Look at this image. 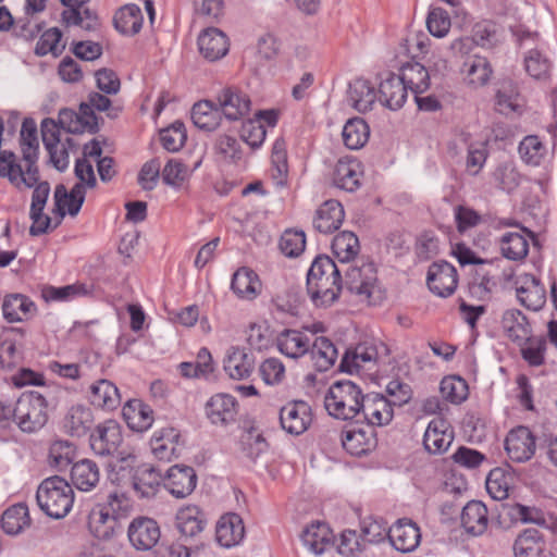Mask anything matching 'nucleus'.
<instances>
[{"label": "nucleus", "mask_w": 557, "mask_h": 557, "mask_svg": "<svg viewBox=\"0 0 557 557\" xmlns=\"http://www.w3.org/2000/svg\"><path fill=\"white\" fill-rule=\"evenodd\" d=\"M362 165L354 158L341 159L335 165L333 183L337 188L352 193L361 185Z\"/></svg>", "instance_id": "obj_25"}, {"label": "nucleus", "mask_w": 557, "mask_h": 557, "mask_svg": "<svg viewBox=\"0 0 557 557\" xmlns=\"http://www.w3.org/2000/svg\"><path fill=\"white\" fill-rule=\"evenodd\" d=\"M361 395L358 385H330L324 396V407L336 419H354L360 412Z\"/></svg>", "instance_id": "obj_4"}, {"label": "nucleus", "mask_w": 557, "mask_h": 557, "mask_svg": "<svg viewBox=\"0 0 557 557\" xmlns=\"http://www.w3.org/2000/svg\"><path fill=\"white\" fill-rule=\"evenodd\" d=\"M58 124L71 134H79L85 131L95 134L99 131L98 117L87 104H79V112L67 108L61 109Z\"/></svg>", "instance_id": "obj_9"}, {"label": "nucleus", "mask_w": 557, "mask_h": 557, "mask_svg": "<svg viewBox=\"0 0 557 557\" xmlns=\"http://www.w3.org/2000/svg\"><path fill=\"white\" fill-rule=\"evenodd\" d=\"M198 47L203 58L213 62L227 53L228 39L220 29L207 28L198 37Z\"/></svg>", "instance_id": "obj_32"}, {"label": "nucleus", "mask_w": 557, "mask_h": 557, "mask_svg": "<svg viewBox=\"0 0 557 557\" xmlns=\"http://www.w3.org/2000/svg\"><path fill=\"white\" fill-rule=\"evenodd\" d=\"M379 95V100L384 107L398 110L406 102L408 89L396 74L389 73L386 78L381 81Z\"/></svg>", "instance_id": "obj_31"}, {"label": "nucleus", "mask_w": 557, "mask_h": 557, "mask_svg": "<svg viewBox=\"0 0 557 557\" xmlns=\"http://www.w3.org/2000/svg\"><path fill=\"white\" fill-rule=\"evenodd\" d=\"M35 310V304L22 294L7 295L2 302L3 318L10 323L27 320Z\"/></svg>", "instance_id": "obj_40"}, {"label": "nucleus", "mask_w": 557, "mask_h": 557, "mask_svg": "<svg viewBox=\"0 0 557 557\" xmlns=\"http://www.w3.org/2000/svg\"><path fill=\"white\" fill-rule=\"evenodd\" d=\"M123 443V430L115 420H106L90 434V447L100 456L112 455Z\"/></svg>", "instance_id": "obj_7"}, {"label": "nucleus", "mask_w": 557, "mask_h": 557, "mask_svg": "<svg viewBox=\"0 0 557 557\" xmlns=\"http://www.w3.org/2000/svg\"><path fill=\"white\" fill-rule=\"evenodd\" d=\"M187 138L185 125L183 122L176 121L160 132V140L164 149L171 152L178 151L185 144Z\"/></svg>", "instance_id": "obj_64"}, {"label": "nucleus", "mask_w": 557, "mask_h": 557, "mask_svg": "<svg viewBox=\"0 0 557 557\" xmlns=\"http://www.w3.org/2000/svg\"><path fill=\"white\" fill-rule=\"evenodd\" d=\"M136 467L137 456L134 454L116 458L110 463L108 480L116 486H123L127 483L132 484Z\"/></svg>", "instance_id": "obj_48"}, {"label": "nucleus", "mask_w": 557, "mask_h": 557, "mask_svg": "<svg viewBox=\"0 0 557 557\" xmlns=\"http://www.w3.org/2000/svg\"><path fill=\"white\" fill-rule=\"evenodd\" d=\"M306 247V234L304 231L286 230L280 239V249L288 258L298 257Z\"/></svg>", "instance_id": "obj_63"}, {"label": "nucleus", "mask_w": 557, "mask_h": 557, "mask_svg": "<svg viewBox=\"0 0 557 557\" xmlns=\"http://www.w3.org/2000/svg\"><path fill=\"white\" fill-rule=\"evenodd\" d=\"M88 397L95 407L104 410H114L121 404L117 385H90Z\"/></svg>", "instance_id": "obj_52"}, {"label": "nucleus", "mask_w": 557, "mask_h": 557, "mask_svg": "<svg viewBox=\"0 0 557 557\" xmlns=\"http://www.w3.org/2000/svg\"><path fill=\"white\" fill-rule=\"evenodd\" d=\"M60 125L53 119L47 117L41 122V138L46 150L49 153L50 161L54 168L63 171L69 163V153L63 148L61 150L62 158H57V148L60 144Z\"/></svg>", "instance_id": "obj_30"}, {"label": "nucleus", "mask_w": 557, "mask_h": 557, "mask_svg": "<svg viewBox=\"0 0 557 557\" xmlns=\"http://www.w3.org/2000/svg\"><path fill=\"white\" fill-rule=\"evenodd\" d=\"M343 288L341 271L327 256H318L307 274V292L317 307L333 305Z\"/></svg>", "instance_id": "obj_2"}, {"label": "nucleus", "mask_w": 557, "mask_h": 557, "mask_svg": "<svg viewBox=\"0 0 557 557\" xmlns=\"http://www.w3.org/2000/svg\"><path fill=\"white\" fill-rule=\"evenodd\" d=\"M127 536L131 544L137 550H149L158 544L161 536V530L154 519L137 517L129 523Z\"/></svg>", "instance_id": "obj_10"}, {"label": "nucleus", "mask_w": 557, "mask_h": 557, "mask_svg": "<svg viewBox=\"0 0 557 557\" xmlns=\"http://www.w3.org/2000/svg\"><path fill=\"white\" fill-rule=\"evenodd\" d=\"M500 249L505 258L509 260H522L528 255L529 243L522 234L509 232L503 235Z\"/></svg>", "instance_id": "obj_57"}, {"label": "nucleus", "mask_w": 557, "mask_h": 557, "mask_svg": "<svg viewBox=\"0 0 557 557\" xmlns=\"http://www.w3.org/2000/svg\"><path fill=\"white\" fill-rule=\"evenodd\" d=\"M224 370L232 380H244L252 371V360L238 347H231L224 359Z\"/></svg>", "instance_id": "obj_45"}, {"label": "nucleus", "mask_w": 557, "mask_h": 557, "mask_svg": "<svg viewBox=\"0 0 557 557\" xmlns=\"http://www.w3.org/2000/svg\"><path fill=\"white\" fill-rule=\"evenodd\" d=\"M345 218L344 208L337 200L323 202L313 216V227L322 234H331L338 230Z\"/></svg>", "instance_id": "obj_24"}, {"label": "nucleus", "mask_w": 557, "mask_h": 557, "mask_svg": "<svg viewBox=\"0 0 557 557\" xmlns=\"http://www.w3.org/2000/svg\"><path fill=\"white\" fill-rule=\"evenodd\" d=\"M213 100H201L191 108V120L196 127L202 131H215L221 123L222 113Z\"/></svg>", "instance_id": "obj_38"}, {"label": "nucleus", "mask_w": 557, "mask_h": 557, "mask_svg": "<svg viewBox=\"0 0 557 557\" xmlns=\"http://www.w3.org/2000/svg\"><path fill=\"white\" fill-rule=\"evenodd\" d=\"M141 10L136 4H126L114 14V26L123 35H135L143 27Z\"/></svg>", "instance_id": "obj_46"}, {"label": "nucleus", "mask_w": 557, "mask_h": 557, "mask_svg": "<svg viewBox=\"0 0 557 557\" xmlns=\"http://www.w3.org/2000/svg\"><path fill=\"white\" fill-rule=\"evenodd\" d=\"M360 410L370 425L382 426L393 419V408L386 396L381 394L361 395Z\"/></svg>", "instance_id": "obj_22"}, {"label": "nucleus", "mask_w": 557, "mask_h": 557, "mask_svg": "<svg viewBox=\"0 0 557 557\" xmlns=\"http://www.w3.org/2000/svg\"><path fill=\"white\" fill-rule=\"evenodd\" d=\"M245 537V524L242 517L227 512L220 517L215 525V540L220 546L231 548L239 545Z\"/></svg>", "instance_id": "obj_18"}, {"label": "nucleus", "mask_w": 557, "mask_h": 557, "mask_svg": "<svg viewBox=\"0 0 557 557\" xmlns=\"http://www.w3.org/2000/svg\"><path fill=\"white\" fill-rule=\"evenodd\" d=\"M397 76L413 95L423 94L430 87L429 71L419 62L406 63L401 66L400 74Z\"/></svg>", "instance_id": "obj_43"}, {"label": "nucleus", "mask_w": 557, "mask_h": 557, "mask_svg": "<svg viewBox=\"0 0 557 557\" xmlns=\"http://www.w3.org/2000/svg\"><path fill=\"white\" fill-rule=\"evenodd\" d=\"M85 186L82 183H76L71 191H67L63 184L57 185L54 189L57 211L61 216H64L65 213L75 216L85 201Z\"/></svg>", "instance_id": "obj_29"}, {"label": "nucleus", "mask_w": 557, "mask_h": 557, "mask_svg": "<svg viewBox=\"0 0 557 557\" xmlns=\"http://www.w3.org/2000/svg\"><path fill=\"white\" fill-rule=\"evenodd\" d=\"M238 403L232 395L215 394L206 404V414L212 424L227 425L236 421Z\"/></svg>", "instance_id": "obj_16"}, {"label": "nucleus", "mask_w": 557, "mask_h": 557, "mask_svg": "<svg viewBox=\"0 0 557 557\" xmlns=\"http://www.w3.org/2000/svg\"><path fill=\"white\" fill-rule=\"evenodd\" d=\"M181 432L174 426H164L156 430L149 441L151 454L163 461H171L178 456L182 445Z\"/></svg>", "instance_id": "obj_12"}, {"label": "nucleus", "mask_w": 557, "mask_h": 557, "mask_svg": "<svg viewBox=\"0 0 557 557\" xmlns=\"http://www.w3.org/2000/svg\"><path fill=\"white\" fill-rule=\"evenodd\" d=\"M518 150L522 161L533 166L540 165L547 153L546 147L535 135L525 136Z\"/></svg>", "instance_id": "obj_59"}, {"label": "nucleus", "mask_w": 557, "mask_h": 557, "mask_svg": "<svg viewBox=\"0 0 557 557\" xmlns=\"http://www.w3.org/2000/svg\"><path fill=\"white\" fill-rule=\"evenodd\" d=\"M62 32L58 27L47 29L39 38L35 47V53L44 57L51 53L59 57L65 49V44L61 42Z\"/></svg>", "instance_id": "obj_60"}, {"label": "nucleus", "mask_w": 557, "mask_h": 557, "mask_svg": "<svg viewBox=\"0 0 557 557\" xmlns=\"http://www.w3.org/2000/svg\"><path fill=\"white\" fill-rule=\"evenodd\" d=\"M502 327L506 336L518 345L531 335V326L527 317L518 309L506 310L502 318Z\"/></svg>", "instance_id": "obj_39"}, {"label": "nucleus", "mask_w": 557, "mask_h": 557, "mask_svg": "<svg viewBox=\"0 0 557 557\" xmlns=\"http://www.w3.org/2000/svg\"><path fill=\"white\" fill-rule=\"evenodd\" d=\"M512 476L502 468L492 469L486 478V491L493 499L503 500L509 496Z\"/></svg>", "instance_id": "obj_55"}, {"label": "nucleus", "mask_w": 557, "mask_h": 557, "mask_svg": "<svg viewBox=\"0 0 557 557\" xmlns=\"http://www.w3.org/2000/svg\"><path fill=\"white\" fill-rule=\"evenodd\" d=\"M505 448L511 460L523 462L534 455L535 438L528 428L519 426L507 435Z\"/></svg>", "instance_id": "obj_19"}, {"label": "nucleus", "mask_w": 557, "mask_h": 557, "mask_svg": "<svg viewBox=\"0 0 557 557\" xmlns=\"http://www.w3.org/2000/svg\"><path fill=\"white\" fill-rule=\"evenodd\" d=\"M388 354L389 349L383 342L362 341L345 351L339 363V371L356 375L361 380L376 382L380 379L381 366Z\"/></svg>", "instance_id": "obj_1"}, {"label": "nucleus", "mask_w": 557, "mask_h": 557, "mask_svg": "<svg viewBox=\"0 0 557 557\" xmlns=\"http://www.w3.org/2000/svg\"><path fill=\"white\" fill-rule=\"evenodd\" d=\"M301 542L310 553L322 555L333 546L334 534L325 522L315 521L305 528Z\"/></svg>", "instance_id": "obj_23"}, {"label": "nucleus", "mask_w": 557, "mask_h": 557, "mask_svg": "<svg viewBox=\"0 0 557 557\" xmlns=\"http://www.w3.org/2000/svg\"><path fill=\"white\" fill-rule=\"evenodd\" d=\"M94 423V416L89 408L73 406L65 414L62 426L71 436L81 437L87 434Z\"/></svg>", "instance_id": "obj_42"}, {"label": "nucleus", "mask_w": 557, "mask_h": 557, "mask_svg": "<svg viewBox=\"0 0 557 557\" xmlns=\"http://www.w3.org/2000/svg\"><path fill=\"white\" fill-rule=\"evenodd\" d=\"M120 524L99 505L95 506L88 516V529L99 540L113 536Z\"/></svg>", "instance_id": "obj_47"}, {"label": "nucleus", "mask_w": 557, "mask_h": 557, "mask_svg": "<svg viewBox=\"0 0 557 557\" xmlns=\"http://www.w3.org/2000/svg\"><path fill=\"white\" fill-rule=\"evenodd\" d=\"M497 286V280L491 271L478 272L473 281L469 284V294L471 298L487 301L491 299L493 290Z\"/></svg>", "instance_id": "obj_61"}, {"label": "nucleus", "mask_w": 557, "mask_h": 557, "mask_svg": "<svg viewBox=\"0 0 557 557\" xmlns=\"http://www.w3.org/2000/svg\"><path fill=\"white\" fill-rule=\"evenodd\" d=\"M276 346L283 355L297 359L309 351L310 339L299 331L284 330L276 338Z\"/></svg>", "instance_id": "obj_44"}, {"label": "nucleus", "mask_w": 557, "mask_h": 557, "mask_svg": "<svg viewBox=\"0 0 557 557\" xmlns=\"http://www.w3.org/2000/svg\"><path fill=\"white\" fill-rule=\"evenodd\" d=\"M488 509L481 500H470L461 511V525L468 534L482 535L488 527Z\"/></svg>", "instance_id": "obj_26"}, {"label": "nucleus", "mask_w": 557, "mask_h": 557, "mask_svg": "<svg viewBox=\"0 0 557 557\" xmlns=\"http://www.w3.org/2000/svg\"><path fill=\"white\" fill-rule=\"evenodd\" d=\"M454 441V432L449 422L444 418L433 419L423 436V445L429 453L442 454L448 449Z\"/></svg>", "instance_id": "obj_21"}, {"label": "nucleus", "mask_w": 557, "mask_h": 557, "mask_svg": "<svg viewBox=\"0 0 557 557\" xmlns=\"http://www.w3.org/2000/svg\"><path fill=\"white\" fill-rule=\"evenodd\" d=\"M426 283L433 294L448 297L458 285L457 270L446 261L434 262L429 268Z\"/></svg>", "instance_id": "obj_11"}, {"label": "nucleus", "mask_w": 557, "mask_h": 557, "mask_svg": "<svg viewBox=\"0 0 557 557\" xmlns=\"http://www.w3.org/2000/svg\"><path fill=\"white\" fill-rule=\"evenodd\" d=\"M280 422L287 433L300 435L312 422L311 407L302 400L289 401L280 410Z\"/></svg>", "instance_id": "obj_8"}, {"label": "nucleus", "mask_w": 557, "mask_h": 557, "mask_svg": "<svg viewBox=\"0 0 557 557\" xmlns=\"http://www.w3.org/2000/svg\"><path fill=\"white\" fill-rule=\"evenodd\" d=\"M310 352L315 369L320 372L327 371L337 359L335 345L324 336L315 338Z\"/></svg>", "instance_id": "obj_49"}, {"label": "nucleus", "mask_w": 557, "mask_h": 557, "mask_svg": "<svg viewBox=\"0 0 557 557\" xmlns=\"http://www.w3.org/2000/svg\"><path fill=\"white\" fill-rule=\"evenodd\" d=\"M524 67L531 77L545 79L549 76L552 63L540 50L530 49L524 57Z\"/></svg>", "instance_id": "obj_62"}, {"label": "nucleus", "mask_w": 557, "mask_h": 557, "mask_svg": "<svg viewBox=\"0 0 557 557\" xmlns=\"http://www.w3.org/2000/svg\"><path fill=\"white\" fill-rule=\"evenodd\" d=\"M369 126L360 117H354L347 121L343 128V140L347 148L359 149L368 141Z\"/></svg>", "instance_id": "obj_53"}, {"label": "nucleus", "mask_w": 557, "mask_h": 557, "mask_svg": "<svg viewBox=\"0 0 557 557\" xmlns=\"http://www.w3.org/2000/svg\"><path fill=\"white\" fill-rule=\"evenodd\" d=\"M517 297L522 306L534 311L540 310L546 301L544 286L532 274L521 277V285L517 287Z\"/></svg>", "instance_id": "obj_34"}, {"label": "nucleus", "mask_w": 557, "mask_h": 557, "mask_svg": "<svg viewBox=\"0 0 557 557\" xmlns=\"http://www.w3.org/2000/svg\"><path fill=\"white\" fill-rule=\"evenodd\" d=\"M197 485V474L189 466H172L163 478V486L176 498H184L193 493Z\"/></svg>", "instance_id": "obj_13"}, {"label": "nucleus", "mask_w": 557, "mask_h": 557, "mask_svg": "<svg viewBox=\"0 0 557 557\" xmlns=\"http://www.w3.org/2000/svg\"><path fill=\"white\" fill-rule=\"evenodd\" d=\"M120 524L133 511V500L125 493L112 492L108 495L107 502L98 504Z\"/></svg>", "instance_id": "obj_58"}, {"label": "nucleus", "mask_w": 557, "mask_h": 557, "mask_svg": "<svg viewBox=\"0 0 557 557\" xmlns=\"http://www.w3.org/2000/svg\"><path fill=\"white\" fill-rule=\"evenodd\" d=\"M343 448L352 456H362L376 445L374 431L370 428L349 426L341 434Z\"/></svg>", "instance_id": "obj_17"}, {"label": "nucleus", "mask_w": 557, "mask_h": 557, "mask_svg": "<svg viewBox=\"0 0 557 557\" xmlns=\"http://www.w3.org/2000/svg\"><path fill=\"white\" fill-rule=\"evenodd\" d=\"M496 110L504 115H520L524 108V101L517 85L512 81H503L496 92Z\"/></svg>", "instance_id": "obj_36"}, {"label": "nucleus", "mask_w": 557, "mask_h": 557, "mask_svg": "<svg viewBox=\"0 0 557 557\" xmlns=\"http://www.w3.org/2000/svg\"><path fill=\"white\" fill-rule=\"evenodd\" d=\"M175 525L183 536L195 537L205 530L207 518L198 506L187 505L177 510Z\"/></svg>", "instance_id": "obj_28"}, {"label": "nucleus", "mask_w": 557, "mask_h": 557, "mask_svg": "<svg viewBox=\"0 0 557 557\" xmlns=\"http://www.w3.org/2000/svg\"><path fill=\"white\" fill-rule=\"evenodd\" d=\"M48 404L37 392L23 393L15 403V422L24 432L41 429L48 420Z\"/></svg>", "instance_id": "obj_5"}, {"label": "nucleus", "mask_w": 557, "mask_h": 557, "mask_svg": "<svg viewBox=\"0 0 557 557\" xmlns=\"http://www.w3.org/2000/svg\"><path fill=\"white\" fill-rule=\"evenodd\" d=\"M391 544L399 552L414 550L421 540L419 527L408 519H399L387 532Z\"/></svg>", "instance_id": "obj_20"}, {"label": "nucleus", "mask_w": 557, "mask_h": 557, "mask_svg": "<svg viewBox=\"0 0 557 557\" xmlns=\"http://www.w3.org/2000/svg\"><path fill=\"white\" fill-rule=\"evenodd\" d=\"M376 94L374 87L363 78H356L349 84L347 100L358 112L364 113L372 109Z\"/></svg>", "instance_id": "obj_41"}, {"label": "nucleus", "mask_w": 557, "mask_h": 557, "mask_svg": "<svg viewBox=\"0 0 557 557\" xmlns=\"http://www.w3.org/2000/svg\"><path fill=\"white\" fill-rule=\"evenodd\" d=\"M462 73L470 85L480 87L488 82L492 67L486 58L474 55L463 63Z\"/></svg>", "instance_id": "obj_50"}, {"label": "nucleus", "mask_w": 557, "mask_h": 557, "mask_svg": "<svg viewBox=\"0 0 557 557\" xmlns=\"http://www.w3.org/2000/svg\"><path fill=\"white\" fill-rule=\"evenodd\" d=\"M359 239L349 231H344L337 234L332 242V249L334 255L341 262H349L359 252Z\"/></svg>", "instance_id": "obj_56"}, {"label": "nucleus", "mask_w": 557, "mask_h": 557, "mask_svg": "<svg viewBox=\"0 0 557 557\" xmlns=\"http://www.w3.org/2000/svg\"><path fill=\"white\" fill-rule=\"evenodd\" d=\"M231 288L238 298L253 300L261 293L262 283L253 270L242 267L233 274Z\"/></svg>", "instance_id": "obj_33"}, {"label": "nucleus", "mask_w": 557, "mask_h": 557, "mask_svg": "<svg viewBox=\"0 0 557 557\" xmlns=\"http://www.w3.org/2000/svg\"><path fill=\"white\" fill-rule=\"evenodd\" d=\"M161 484H163V478L161 473L151 465L138 463L133 474L132 486L138 496L143 498L153 497Z\"/></svg>", "instance_id": "obj_27"}, {"label": "nucleus", "mask_w": 557, "mask_h": 557, "mask_svg": "<svg viewBox=\"0 0 557 557\" xmlns=\"http://www.w3.org/2000/svg\"><path fill=\"white\" fill-rule=\"evenodd\" d=\"M377 277L373 263H362L361 267H349L345 272L346 288L358 296L370 299L375 288Z\"/></svg>", "instance_id": "obj_14"}, {"label": "nucleus", "mask_w": 557, "mask_h": 557, "mask_svg": "<svg viewBox=\"0 0 557 557\" xmlns=\"http://www.w3.org/2000/svg\"><path fill=\"white\" fill-rule=\"evenodd\" d=\"M271 176L276 186H285L288 177V162L286 144L284 139L278 138L272 147L271 153Z\"/></svg>", "instance_id": "obj_51"}, {"label": "nucleus", "mask_w": 557, "mask_h": 557, "mask_svg": "<svg viewBox=\"0 0 557 557\" xmlns=\"http://www.w3.org/2000/svg\"><path fill=\"white\" fill-rule=\"evenodd\" d=\"M546 541L543 533L534 528L525 529L515 541V557H544Z\"/></svg>", "instance_id": "obj_35"}, {"label": "nucleus", "mask_w": 557, "mask_h": 557, "mask_svg": "<svg viewBox=\"0 0 557 557\" xmlns=\"http://www.w3.org/2000/svg\"><path fill=\"white\" fill-rule=\"evenodd\" d=\"M122 417L129 430L145 433L154 422V411L141 399H128L122 408Z\"/></svg>", "instance_id": "obj_15"}, {"label": "nucleus", "mask_w": 557, "mask_h": 557, "mask_svg": "<svg viewBox=\"0 0 557 557\" xmlns=\"http://www.w3.org/2000/svg\"><path fill=\"white\" fill-rule=\"evenodd\" d=\"M2 529L8 534H17L29 524L28 508L24 504L8 508L1 518Z\"/></svg>", "instance_id": "obj_54"}, {"label": "nucleus", "mask_w": 557, "mask_h": 557, "mask_svg": "<svg viewBox=\"0 0 557 557\" xmlns=\"http://www.w3.org/2000/svg\"><path fill=\"white\" fill-rule=\"evenodd\" d=\"M222 115L232 122L244 120L251 110V100L247 94L236 87H224L215 98Z\"/></svg>", "instance_id": "obj_6"}, {"label": "nucleus", "mask_w": 557, "mask_h": 557, "mask_svg": "<svg viewBox=\"0 0 557 557\" xmlns=\"http://www.w3.org/2000/svg\"><path fill=\"white\" fill-rule=\"evenodd\" d=\"M71 481L82 492L92 491L100 481V469L91 459H82L71 468Z\"/></svg>", "instance_id": "obj_37"}, {"label": "nucleus", "mask_w": 557, "mask_h": 557, "mask_svg": "<svg viewBox=\"0 0 557 557\" xmlns=\"http://www.w3.org/2000/svg\"><path fill=\"white\" fill-rule=\"evenodd\" d=\"M36 499L45 513L61 519L67 516L73 507L74 491L65 479L54 475L40 483Z\"/></svg>", "instance_id": "obj_3"}]
</instances>
